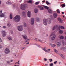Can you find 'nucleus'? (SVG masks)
<instances>
[{
	"label": "nucleus",
	"instance_id": "nucleus-24",
	"mask_svg": "<svg viewBox=\"0 0 66 66\" xmlns=\"http://www.w3.org/2000/svg\"><path fill=\"white\" fill-rule=\"evenodd\" d=\"M44 8H45V9H48V8L49 7L46 6H44Z\"/></svg>",
	"mask_w": 66,
	"mask_h": 66
},
{
	"label": "nucleus",
	"instance_id": "nucleus-31",
	"mask_svg": "<svg viewBox=\"0 0 66 66\" xmlns=\"http://www.w3.org/2000/svg\"><path fill=\"white\" fill-rule=\"evenodd\" d=\"M39 3V2H36V3H35V4L37 5V4H38Z\"/></svg>",
	"mask_w": 66,
	"mask_h": 66
},
{
	"label": "nucleus",
	"instance_id": "nucleus-48",
	"mask_svg": "<svg viewBox=\"0 0 66 66\" xmlns=\"http://www.w3.org/2000/svg\"><path fill=\"white\" fill-rule=\"evenodd\" d=\"M7 63H8V64H9L10 63V61H8L7 62Z\"/></svg>",
	"mask_w": 66,
	"mask_h": 66
},
{
	"label": "nucleus",
	"instance_id": "nucleus-38",
	"mask_svg": "<svg viewBox=\"0 0 66 66\" xmlns=\"http://www.w3.org/2000/svg\"><path fill=\"white\" fill-rule=\"evenodd\" d=\"M10 3V2H7L6 3V4H9Z\"/></svg>",
	"mask_w": 66,
	"mask_h": 66
},
{
	"label": "nucleus",
	"instance_id": "nucleus-11",
	"mask_svg": "<svg viewBox=\"0 0 66 66\" xmlns=\"http://www.w3.org/2000/svg\"><path fill=\"white\" fill-rule=\"evenodd\" d=\"M58 21H59L60 23H62V20L60 18H58L57 19Z\"/></svg>",
	"mask_w": 66,
	"mask_h": 66
},
{
	"label": "nucleus",
	"instance_id": "nucleus-12",
	"mask_svg": "<svg viewBox=\"0 0 66 66\" xmlns=\"http://www.w3.org/2000/svg\"><path fill=\"white\" fill-rule=\"evenodd\" d=\"M53 16L55 18H56V17H57V14H56V13H54L53 14Z\"/></svg>",
	"mask_w": 66,
	"mask_h": 66
},
{
	"label": "nucleus",
	"instance_id": "nucleus-2",
	"mask_svg": "<svg viewBox=\"0 0 66 66\" xmlns=\"http://www.w3.org/2000/svg\"><path fill=\"white\" fill-rule=\"evenodd\" d=\"M23 25H20L18 26V29L19 31H22L23 30Z\"/></svg>",
	"mask_w": 66,
	"mask_h": 66
},
{
	"label": "nucleus",
	"instance_id": "nucleus-46",
	"mask_svg": "<svg viewBox=\"0 0 66 66\" xmlns=\"http://www.w3.org/2000/svg\"><path fill=\"white\" fill-rule=\"evenodd\" d=\"M2 40V39H1V38H0V42H1Z\"/></svg>",
	"mask_w": 66,
	"mask_h": 66
},
{
	"label": "nucleus",
	"instance_id": "nucleus-59",
	"mask_svg": "<svg viewBox=\"0 0 66 66\" xmlns=\"http://www.w3.org/2000/svg\"><path fill=\"white\" fill-rule=\"evenodd\" d=\"M59 64H61V62H59Z\"/></svg>",
	"mask_w": 66,
	"mask_h": 66
},
{
	"label": "nucleus",
	"instance_id": "nucleus-8",
	"mask_svg": "<svg viewBox=\"0 0 66 66\" xmlns=\"http://www.w3.org/2000/svg\"><path fill=\"white\" fill-rule=\"evenodd\" d=\"M27 15L28 17H31V12L30 11H28V12Z\"/></svg>",
	"mask_w": 66,
	"mask_h": 66
},
{
	"label": "nucleus",
	"instance_id": "nucleus-57",
	"mask_svg": "<svg viewBox=\"0 0 66 66\" xmlns=\"http://www.w3.org/2000/svg\"><path fill=\"white\" fill-rule=\"evenodd\" d=\"M24 49V47H23V49Z\"/></svg>",
	"mask_w": 66,
	"mask_h": 66
},
{
	"label": "nucleus",
	"instance_id": "nucleus-7",
	"mask_svg": "<svg viewBox=\"0 0 66 66\" xmlns=\"http://www.w3.org/2000/svg\"><path fill=\"white\" fill-rule=\"evenodd\" d=\"M21 9L22 10H25V5L24 4H21Z\"/></svg>",
	"mask_w": 66,
	"mask_h": 66
},
{
	"label": "nucleus",
	"instance_id": "nucleus-56",
	"mask_svg": "<svg viewBox=\"0 0 66 66\" xmlns=\"http://www.w3.org/2000/svg\"><path fill=\"white\" fill-rule=\"evenodd\" d=\"M48 51H50V49H48Z\"/></svg>",
	"mask_w": 66,
	"mask_h": 66
},
{
	"label": "nucleus",
	"instance_id": "nucleus-29",
	"mask_svg": "<svg viewBox=\"0 0 66 66\" xmlns=\"http://www.w3.org/2000/svg\"><path fill=\"white\" fill-rule=\"evenodd\" d=\"M61 6L62 7H64L65 6V4H62L61 5Z\"/></svg>",
	"mask_w": 66,
	"mask_h": 66
},
{
	"label": "nucleus",
	"instance_id": "nucleus-23",
	"mask_svg": "<svg viewBox=\"0 0 66 66\" xmlns=\"http://www.w3.org/2000/svg\"><path fill=\"white\" fill-rule=\"evenodd\" d=\"M34 12L35 13H37V9H35V10Z\"/></svg>",
	"mask_w": 66,
	"mask_h": 66
},
{
	"label": "nucleus",
	"instance_id": "nucleus-52",
	"mask_svg": "<svg viewBox=\"0 0 66 66\" xmlns=\"http://www.w3.org/2000/svg\"><path fill=\"white\" fill-rule=\"evenodd\" d=\"M45 2V1H42V2H43V3H44V2Z\"/></svg>",
	"mask_w": 66,
	"mask_h": 66
},
{
	"label": "nucleus",
	"instance_id": "nucleus-17",
	"mask_svg": "<svg viewBox=\"0 0 66 66\" xmlns=\"http://www.w3.org/2000/svg\"><path fill=\"white\" fill-rule=\"evenodd\" d=\"M50 45L52 47H55L56 46V45H55L54 44L52 45V44H51Z\"/></svg>",
	"mask_w": 66,
	"mask_h": 66
},
{
	"label": "nucleus",
	"instance_id": "nucleus-44",
	"mask_svg": "<svg viewBox=\"0 0 66 66\" xmlns=\"http://www.w3.org/2000/svg\"><path fill=\"white\" fill-rule=\"evenodd\" d=\"M51 22V21H49L48 23H49V24H50V23Z\"/></svg>",
	"mask_w": 66,
	"mask_h": 66
},
{
	"label": "nucleus",
	"instance_id": "nucleus-33",
	"mask_svg": "<svg viewBox=\"0 0 66 66\" xmlns=\"http://www.w3.org/2000/svg\"><path fill=\"white\" fill-rule=\"evenodd\" d=\"M55 28H56V27L55 26H54L53 27V28L52 29L53 30H54V29H55Z\"/></svg>",
	"mask_w": 66,
	"mask_h": 66
},
{
	"label": "nucleus",
	"instance_id": "nucleus-61",
	"mask_svg": "<svg viewBox=\"0 0 66 66\" xmlns=\"http://www.w3.org/2000/svg\"><path fill=\"white\" fill-rule=\"evenodd\" d=\"M46 36H48V35H46Z\"/></svg>",
	"mask_w": 66,
	"mask_h": 66
},
{
	"label": "nucleus",
	"instance_id": "nucleus-5",
	"mask_svg": "<svg viewBox=\"0 0 66 66\" xmlns=\"http://www.w3.org/2000/svg\"><path fill=\"white\" fill-rule=\"evenodd\" d=\"M2 36L3 37H4L6 36V32L4 30L2 31Z\"/></svg>",
	"mask_w": 66,
	"mask_h": 66
},
{
	"label": "nucleus",
	"instance_id": "nucleus-13",
	"mask_svg": "<svg viewBox=\"0 0 66 66\" xmlns=\"http://www.w3.org/2000/svg\"><path fill=\"white\" fill-rule=\"evenodd\" d=\"M48 11L50 13H52V10L50 9H48Z\"/></svg>",
	"mask_w": 66,
	"mask_h": 66
},
{
	"label": "nucleus",
	"instance_id": "nucleus-1",
	"mask_svg": "<svg viewBox=\"0 0 66 66\" xmlns=\"http://www.w3.org/2000/svg\"><path fill=\"white\" fill-rule=\"evenodd\" d=\"M20 19V16L19 15H17L13 18V20L16 22L19 21Z\"/></svg>",
	"mask_w": 66,
	"mask_h": 66
},
{
	"label": "nucleus",
	"instance_id": "nucleus-55",
	"mask_svg": "<svg viewBox=\"0 0 66 66\" xmlns=\"http://www.w3.org/2000/svg\"><path fill=\"white\" fill-rule=\"evenodd\" d=\"M18 65H19L20 64L19 62H18Z\"/></svg>",
	"mask_w": 66,
	"mask_h": 66
},
{
	"label": "nucleus",
	"instance_id": "nucleus-15",
	"mask_svg": "<svg viewBox=\"0 0 66 66\" xmlns=\"http://www.w3.org/2000/svg\"><path fill=\"white\" fill-rule=\"evenodd\" d=\"M38 7H39V8L40 9V10H43L44 9L43 7H42V6H38Z\"/></svg>",
	"mask_w": 66,
	"mask_h": 66
},
{
	"label": "nucleus",
	"instance_id": "nucleus-54",
	"mask_svg": "<svg viewBox=\"0 0 66 66\" xmlns=\"http://www.w3.org/2000/svg\"><path fill=\"white\" fill-rule=\"evenodd\" d=\"M45 66H48V64H45Z\"/></svg>",
	"mask_w": 66,
	"mask_h": 66
},
{
	"label": "nucleus",
	"instance_id": "nucleus-3",
	"mask_svg": "<svg viewBox=\"0 0 66 66\" xmlns=\"http://www.w3.org/2000/svg\"><path fill=\"white\" fill-rule=\"evenodd\" d=\"M53 36V37L51 38V39L52 40H53L55 39V37H56V35L54 34V33H53L50 36Z\"/></svg>",
	"mask_w": 66,
	"mask_h": 66
},
{
	"label": "nucleus",
	"instance_id": "nucleus-37",
	"mask_svg": "<svg viewBox=\"0 0 66 66\" xmlns=\"http://www.w3.org/2000/svg\"><path fill=\"white\" fill-rule=\"evenodd\" d=\"M57 61H56L55 62H54V63L55 64H56L57 63Z\"/></svg>",
	"mask_w": 66,
	"mask_h": 66
},
{
	"label": "nucleus",
	"instance_id": "nucleus-62",
	"mask_svg": "<svg viewBox=\"0 0 66 66\" xmlns=\"http://www.w3.org/2000/svg\"><path fill=\"white\" fill-rule=\"evenodd\" d=\"M16 64H17V62H16V63H15V64L16 65Z\"/></svg>",
	"mask_w": 66,
	"mask_h": 66
},
{
	"label": "nucleus",
	"instance_id": "nucleus-36",
	"mask_svg": "<svg viewBox=\"0 0 66 66\" xmlns=\"http://www.w3.org/2000/svg\"><path fill=\"white\" fill-rule=\"evenodd\" d=\"M50 66H53V63H51L50 65Z\"/></svg>",
	"mask_w": 66,
	"mask_h": 66
},
{
	"label": "nucleus",
	"instance_id": "nucleus-25",
	"mask_svg": "<svg viewBox=\"0 0 66 66\" xmlns=\"http://www.w3.org/2000/svg\"><path fill=\"white\" fill-rule=\"evenodd\" d=\"M36 21H37L38 22V21H39V19L38 18H36Z\"/></svg>",
	"mask_w": 66,
	"mask_h": 66
},
{
	"label": "nucleus",
	"instance_id": "nucleus-21",
	"mask_svg": "<svg viewBox=\"0 0 66 66\" xmlns=\"http://www.w3.org/2000/svg\"><path fill=\"white\" fill-rule=\"evenodd\" d=\"M7 25L8 27H9L11 26V23H9L7 24Z\"/></svg>",
	"mask_w": 66,
	"mask_h": 66
},
{
	"label": "nucleus",
	"instance_id": "nucleus-6",
	"mask_svg": "<svg viewBox=\"0 0 66 66\" xmlns=\"http://www.w3.org/2000/svg\"><path fill=\"white\" fill-rule=\"evenodd\" d=\"M4 52L6 54H8L10 53V50L8 48H6L5 49Z\"/></svg>",
	"mask_w": 66,
	"mask_h": 66
},
{
	"label": "nucleus",
	"instance_id": "nucleus-35",
	"mask_svg": "<svg viewBox=\"0 0 66 66\" xmlns=\"http://www.w3.org/2000/svg\"><path fill=\"white\" fill-rule=\"evenodd\" d=\"M24 26L25 27H27V24H26V23H24Z\"/></svg>",
	"mask_w": 66,
	"mask_h": 66
},
{
	"label": "nucleus",
	"instance_id": "nucleus-32",
	"mask_svg": "<svg viewBox=\"0 0 66 66\" xmlns=\"http://www.w3.org/2000/svg\"><path fill=\"white\" fill-rule=\"evenodd\" d=\"M64 37L63 36H61L60 37V39H64Z\"/></svg>",
	"mask_w": 66,
	"mask_h": 66
},
{
	"label": "nucleus",
	"instance_id": "nucleus-50",
	"mask_svg": "<svg viewBox=\"0 0 66 66\" xmlns=\"http://www.w3.org/2000/svg\"><path fill=\"white\" fill-rule=\"evenodd\" d=\"M38 41H39V42H42V40H38Z\"/></svg>",
	"mask_w": 66,
	"mask_h": 66
},
{
	"label": "nucleus",
	"instance_id": "nucleus-45",
	"mask_svg": "<svg viewBox=\"0 0 66 66\" xmlns=\"http://www.w3.org/2000/svg\"><path fill=\"white\" fill-rule=\"evenodd\" d=\"M2 48V46L1 45H0V48L1 49V48Z\"/></svg>",
	"mask_w": 66,
	"mask_h": 66
},
{
	"label": "nucleus",
	"instance_id": "nucleus-64",
	"mask_svg": "<svg viewBox=\"0 0 66 66\" xmlns=\"http://www.w3.org/2000/svg\"><path fill=\"white\" fill-rule=\"evenodd\" d=\"M14 66H18V65H14Z\"/></svg>",
	"mask_w": 66,
	"mask_h": 66
},
{
	"label": "nucleus",
	"instance_id": "nucleus-9",
	"mask_svg": "<svg viewBox=\"0 0 66 66\" xmlns=\"http://www.w3.org/2000/svg\"><path fill=\"white\" fill-rule=\"evenodd\" d=\"M31 25H33L34 24V18H32L31 19Z\"/></svg>",
	"mask_w": 66,
	"mask_h": 66
},
{
	"label": "nucleus",
	"instance_id": "nucleus-28",
	"mask_svg": "<svg viewBox=\"0 0 66 66\" xmlns=\"http://www.w3.org/2000/svg\"><path fill=\"white\" fill-rule=\"evenodd\" d=\"M45 48H43V50H44V51H45L46 52H48V50L45 49Z\"/></svg>",
	"mask_w": 66,
	"mask_h": 66
},
{
	"label": "nucleus",
	"instance_id": "nucleus-16",
	"mask_svg": "<svg viewBox=\"0 0 66 66\" xmlns=\"http://www.w3.org/2000/svg\"><path fill=\"white\" fill-rule=\"evenodd\" d=\"M8 38L10 40H12V38L11 37H8Z\"/></svg>",
	"mask_w": 66,
	"mask_h": 66
},
{
	"label": "nucleus",
	"instance_id": "nucleus-63",
	"mask_svg": "<svg viewBox=\"0 0 66 66\" xmlns=\"http://www.w3.org/2000/svg\"><path fill=\"white\" fill-rule=\"evenodd\" d=\"M19 61H19L18 62H19Z\"/></svg>",
	"mask_w": 66,
	"mask_h": 66
},
{
	"label": "nucleus",
	"instance_id": "nucleus-18",
	"mask_svg": "<svg viewBox=\"0 0 66 66\" xmlns=\"http://www.w3.org/2000/svg\"><path fill=\"white\" fill-rule=\"evenodd\" d=\"M10 18L11 19H13V15H12V14H10Z\"/></svg>",
	"mask_w": 66,
	"mask_h": 66
},
{
	"label": "nucleus",
	"instance_id": "nucleus-19",
	"mask_svg": "<svg viewBox=\"0 0 66 66\" xmlns=\"http://www.w3.org/2000/svg\"><path fill=\"white\" fill-rule=\"evenodd\" d=\"M27 3H32V0H29L28 1H27Z\"/></svg>",
	"mask_w": 66,
	"mask_h": 66
},
{
	"label": "nucleus",
	"instance_id": "nucleus-14",
	"mask_svg": "<svg viewBox=\"0 0 66 66\" xmlns=\"http://www.w3.org/2000/svg\"><path fill=\"white\" fill-rule=\"evenodd\" d=\"M4 16V15L3 13L0 14V17H3Z\"/></svg>",
	"mask_w": 66,
	"mask_h": 66
},
{
	"label": "nucleus",
	"instance_id": "nucleus-41",
	"mask_svg": "<svg viewBox=\"0 0 66 66\" xmlns=\"http://www.w3.org/2000/svg\"><path fill=\"white\" fill-rule=\"evenodd\" d=\"M61 57H62V58H64V56H63V55H61Z\"/></svg>",
	"mask_w": 66,
	"mask_h": 66
},
{
	"label": "nucleus",
	"instance_id": "nucleus-26",
	"mask_svg": "<svg viewBox=\"0 0 66 66\" xmlns=\"http://www.w3.org/2000/svg\"><path fill=\"white\" fill-rule=\"evenodd\" d=\"M59 33H61L62 34L63 33V31L62 30H59Z\"/></svg>",
	"mask_w": 66,
	"mask_h": 66
},
{
	"label": "nucleus",
	"instance_id": "nucleus-40",
	"mask_svg": "<svg viewBox=\"0 0 66 66\" xmlns=\"http://www.w3.org/2000/svg\"><path fill=\"white\" fill-rule=\"evenodd\" d=\"M58 29L59 30H60V29H61V26H59L58 27Z\"/></svg>",
	"mask_w": 66,
	"mask_h": 66
},
{
	"label": "nucleus",
	"instance_id": "nucleus-39",
	"mask_svg": "<svg viewBox=\"0 0 66 66\" xmlns=\"http://www.w3.org/2000/svg\"><path fill=\"white\" fill-rule=\"evenodd\" d=\"M3 28L4 29H5L6 28V26H3Z\"/></svg>",
	"mask_w": 66,
	"mask_h": 66
},
{
	"label": "nucleus",
	"instance_id": "nucleus-47",
	"mask_svg": "<svg viewBox=\"0 0 66 66\" xmlns=\"http://www.w3.org/2000/svg\"><path fill=\"white\" fill-rule=\"evenodd\" d=\"M2 10H0V14H1V13H2Z\"/></svg>",
	"mask_w": 66,
	"mask_h": 66
},
{
	"label": "nucleus",
	"instance_id": "nucleus-34",
	"mask_svg": "<svg viewBox=\"0 0 66 66\" xmlns=\"http://www.w3.org/2000/svg\"><path fill=\"white\" fill-rule=\"evenodd\" d=\"M54 51H55V52H56V53L57 52V51L55 49H54Z\"/></svg>",
	"mask_w": 66,
	"mask_h": 66
},
{
	"label": "nucleus",
	"instance_id": "nucleus-30",
	"mask_svg": "<svg viewBox=\"0 0 66 66\" xmlns=\"http://www.w3.org/2000/svg\"><path fill=\"white\" fill-rule=\"evenodd\" d=\"M57 12L58 14H60V11L59 10V9L57 11Z\"/></svg>",
	"mask_w": 66,
	"mask_h": 66
},
{
	"label": "nucleus",
	"instance_id": "nucleus-4",
	"mask_svg": "<svg viewBox=\"0 0 66 66\" xmlns=\"http://www.w3.org/2000/svg\"><path fill=\"white\" fill-rule=\"evenodd\" d=\"M48 21V20L46 19H43V24L45 26L47 25V22Z\"/></svg>",
	"mask_w": 66,
	"mask_h": 66
},
{
	"label": "nucleus",
	"instance_id": "nucleus-22",
	"mask_svg": "<svg viewBox=\"0 0 66 66\" xmlns=\"http://www.w3.org/2000/svg\"><path fill=\"white\" fill-rule=\"evenodd\" d=\"M46 4H47V5H49V4L50 5L51 4H50V3H49V2H48V1H46Z\"/></svg>",
	"mask_w": 66,
	"mask_h": 66
},
{
	"label": "nucleus",
	"instance_id": "nucleus-43",
	"mask_svg": "<svg viewBox=\"0 0 66 66\" xmlns=\"http://www.w3.org/2000/svg\"><path fill=\"white\" fill-rule=\"evenodd\" d=\"M50 62H51L52 61V59H50Z\"/></svg>",
	"mask_w": 66,
	"mask_h": 66
},
{
	"label": "nucleus",
	"instance_id": "nucleus-49",
	"mask_svg": "<svg viewBox=\"0 0 66 66\" xmlns=\"http://www.w3.org/2000/svg\"><path fill=\"white\" fill-rule=\"evenodd\" d=\"M10 62H13V60H11L10 61Z\"/></svg>",
	"mask_w": 66,
	"mask_h": 66
},
{
	"label": "nucleus",
	"instance_id": "nucleus-58",
	"mask_svg": "<svg viewBox=\"0 0 66 66\" xmlns=\"http://www.w3.org/2000/svg\"><path fill=\"white\" fill-rule=\"evenodd\" d=\"M29 44V43L28 42V43H26V44Z\"/></svg>",
	"mask_w": 66,
	"mask_h": 66
},
{
	"label": "nucleus",
	"instance_id": "nucleus-53",
	"mask_svg": "<svg viewBox=\"0 0 66 66\" xmlns=\"http://www.w3.org/2000/svg\"><path fill=\"white\" fill-rule=\"evenodd\" d=\"M62 14H64V12H62Z\"/></svg>",
	"mask_w": 66,
	"mask_h": 66
},
{
	"label": "nucleus",
	"instance_id": "nucleus-42",
	"mask_svg": "<svg viewBox=\"0 0 66 66\" xmlns=\"http://www.w3.org/2000/svg\"><path fill=\"white\" fill-rule=\"evenodd\" d=\"M44 60L45 61H46L47 60V59H45V58H44Z\"/></svg>",
	"mask_w": 66,
	"mask_h": 66
},
{
	"label": "nucleus",
	"instance_id": "nucleus-20",
	"mask_svg": "<svg viewBox=\"0 0 66 66\" xmlns=\"http://www.w3.org/2000/svg\"><path fill=\"white\" fill-rule=\"evenodd\" d=\"M57 45L58 47H59L61 45V43L60 42H58L57 43Z\"/></svg>",
	"mask_w": 66,
	"mask_h": 66
},
{
	"label": "nucleus",
	"instance_id": "nucleus-60",
	"mask_svg": "<svg viewBox=\"0 0 66 66\" xmlns=\"http://www.w3.org/2000/svg\"><path fill=\"white\" fill-rule=\"evenodd\" d=\"M29 40V39H27V40Z\"/></svg>",
	"mask_w": 66,
	"mask_h": 66
},
{
	"label": "nucleus",
	"instance_id": "nucleus-27",
	"mask_svg": "<svg viewBox=\"0 0 66 66\" xmlns=\"http://www.w3.org/2000/svg\"><path fill=\"white\" fill-rule=\"evenodd\" d=\"M60 28L61 29H65V28H64V26H61L60 27Z\"/></svg>",
	"mask_w": 66,
	"mask_h": 66
},
{
	"label": "nucleus",
	"instance_id": "nucleus-10",
	"mask_svg": "<svg viewBox=\"0 0 66 66\" xmlns=\"http://www.w3.org/2000/svg\"><path fill=\"white\" fill-rule=\"evenodd\" d=\"M22 36L23 39H27V35H23Z\"/></svg>",
	"mask_w": 66,
	"mask_h": 66
},
{
	"label": "nucleus",
	"instance_id": "nucleus-51",
	"mask_svg": "<svg viewBox=\"0 0 66 66\" xmlns=\"http://www.w3.org/2000/svg\"><path fill=\"white\" fill-rule=\"evenodd\" d=\"M62 43H63V45H64V42L63 41L62 42Z\"/></svg>",
	"mask_w": 66,
	"mask_h": 66
}]
</instances>
